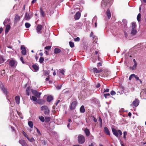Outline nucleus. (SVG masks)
<instances>
[{
	"mask_svg": "<svg viewBox=\"0 0 146 146\" xmlns=\"http://www.w3.org/2000/svg\"><path fill=\"white\" fill-rule=\"evenodd\" d=\"M110 5V4H109L108 0H103L102 1L101 6L103 9L108 8Z\"/></svg>",
	"mask_w": 146,
	"mask_h": 146,
	"instance_id": "1",
	"label": "nucleus"
},
{
	"mask_svg": "<svg viewBox=\"0 0 146 146\" xmlns=\"http://www.w3.org/2000/svg\"><path fill=\"white\" fill-rule=\"evenodd\" d=\"M78 141L80 144H82L85 141V138L82 135L80 134L78 135L77 137Z\"/></svg>",
	"mask_w": 146,
	"mask_h": 146,
	"instance_id": "2",
	"label": "nucleus"
},
{
	"mask_svg": "<svg viewBox=\"0 0 146 146\" xmlns=\"http://www.w3.org/2000/svg\"><path fill=\"white\" fill-rule=\"evenodd\" d=\"M112 130L113 134L116 137H119V134L120 136L121 135L122 133L120 130H117L114 128H112Z\"/></svg>",
	"mask_w": 146,
	"mask_h": 146,
	"instance_id": "3",
	"label": "nucleus"
},
{
	"mask_svg": "<svg viewBox=\"0 0 146 146\" xmlns=\"http://www.w3.org/2000/svg\"><path fill=\"white\" fill-rule=\"evenodd\" d=\"M41 110L42 111H44V113L45 115L48 114L50 112V110L47 106H42L41 107Z\"/></svg>",
	"mask_w": 146,
	"mask_h": 146,
	"instance_id": "4",
	"label": "nucleus"
},
{
	"mask_svg": "<svg viewBox=\"0 0 146 146\" xmlns=\"http://www.w3.org/2000/svg\"><path fill=\"white\" fill-rule=\"evenodd\" d=\"M77 104L76 101H72L70 104V108L71 110H73L75 109L76 106Z\"/></svg>",
	"mask_w": 146,
	"mask_h": 146,
	"instance_id": "5",
	"label": "nucleus"
},
{
	"mask_svg": "<svg viewBox=\"0 0 146 146\" xmlns=\"http://www.w3.org/2000/svg\"><path fill=\"white\" fill-rule=\"evenodd\" d=\"M32 93L34 95L36 96L38 98H40V95L41 94V93H39L36 91L31 89V90Z\"/></svg>",
	"mask_w": 146,
	"mask_h": 146,
	"instance_id": "6",
	"label": "nucleus"
},
{
	"mask_svg": "<svg viewBox=\"0 0 146 146\" xmlns=\"http://www.w3.org/2000/svg\"><path fill=\"white\" fill-rule=\"evenodd\" d=\"M42 29V25H37L36 28L37 32L38 34H41L42 33L41 30Z\"/></svg>",
	"mask_w": 146,
	"mask_h": 146,
	"instance_id": "7",
	"label": "nucleus"
},
{
	"mask_svg": "<svg viewBox=\"0 0 146 146\" xmlns=\"http://www.w3.org/2000/svg\"><path fill=\"white\" fill-rule=\"evenodd\" d=\"M139 102L138 100L137 99H135V100L133 101V103L131 105L132 106L133 104L135 107H137L139 104Z\"/></svg>",
	"mask_w": 146,
	"mask_h": 146,
	"instance_id": "8",
	"label": "nucleus"
},
{
	"mask_svg": "<svg viewBox=\"0 0 146 146\" xmlns=\"http://www.w3.org/2000/svg\"><path fill=\"white\" fill-rule=\"evenodd\" d=\"M19 143L22 146H28L27 144L24 140H20L19 141Z\"/></svg>",
	"mask_w": 146,
	"mask_h": 146,
	"instance_id": "9",
	"label": "nucleus"
},
{
	"mask_svg": "<svg viewBox=\"0 0 146 146\" xmlns=\"http://www.w3.org/2000/svg\"><path fill=\"white\" fill-rule=\"evenodd\" d=\"M31 14L27 13H25V19L26 20H29L31 18Z\"/></svg>",
	"mask_w": 146,
	"mask_h": 146,
	"instance_id": "10",
	"label": "nucleus"
},
{
	"mask_svg": "<svg viewBox=\"0 0 146 146\" xmlns=\"http://www.w3.org/2000/svg\"><path fill=\"white\" fill-rule=\"evenodd\" d=\"M80 12H77L74 16V18L76 20L78 19L80 17Z\"/></svg>",
	"mask_w": 146,
	"mask_h": 146,
	"instance_id": "11",
	"label": "nucleus"
},
{
	"mask_svg": "<svg viewBox=\"0 0 146 146\" xmlns=\"http://www.w3.org/2000/svg\"><path fill=\"white\" fill-rule=\"evenodd\" d=\"M0 87L4 93L6 94H7V91L6 89L4 88L3 85V84H1Z\"/></svg>",
	"mask_w": 146,
	"mask_h": 146,
	"instance_id": "12",
	"label": "nucleus"
},
{
	"mask_svg": "<svg viewBox=\"0 0 146 146\" xmlns=\"http://www.w3.org/2000/svg\"><path fill=\"white\" fill-rule=\"evenodd\" d=\"M10 23V19L8 18H6L4 21L3 24L4 25L6 26V24L9 25Z\"/></svg>",
	"mask_w": 146,
	"mask_h": 146,
	"instance_id": "13",
	"label": "nucleus"
},
{
	"mask_svg": "<svg viewBox=\"0 0 146 146\" xmlns=\"http://www.w3.org/2000/svg\"><path fill=\"white\" fill-rule=\"evenodd\" d=\"M84 131L87 136H89L90 135V132L89 130L87 128L84 129Z\"/></svg>",
	"mask_w": 146,
	"mask_h": 146,
	"instance_id": "14",
	"label": "nucleus"
},
{
	"mask_svg": "<svg viewBox=\"0 0 146 146\" xmlns=\"http://www.w3.org/2000/svg\"><path fill=\"white\" fill-rule=\"evenodd\" d=\"M10 29V26L9 25H6V28L5 31V34L7 33L9 31Z\"/></svg>",
	"mask_w": 146,
	"mask_h": 146,
	"instance_id": "15",
	"label": "nucleus"
},
{
	"mask_svg": "<svg viewBox=\"0 0 146 146\" xmlns=\"http://www.w3.org/2000/svg\"><path fill=\"white\" fill-rule=\"evenodd\" d=\"M9 64L11 67L15 65L16 66L17 65V64H15V61L13 60H10L9 62Z\"/></svg>",
	"mask_w": 146,
	"mask_h": 146,
	"instance_id": "16",
	"label": "nucleus"
},
{
	"mask_svg": "<svg viewBox=\"0 0 146 146\" xmlns=\"http://www.w3.org/2000/svg\"><path fill=\"white\" fill-rule=\"evenodd\" d=\"M104 130L106 133L108 135H110V131L108 128L107 127H105L104 128Z\"/></svg>",
	"mask_w": 146,
	"mask_h": 146,
	"instance_id": "17",
	"label": "nucleus"
},
{
	"mask_svg": "<svg viewBox=\"0 0 146 146\" xmlns=\"http://www.w3.org/2000/svg\"><path fill=\"white\" fill-rule=\"evenodd\" d=\"M15 100L16 103L19 104L20 103V97L19 96H17L15 97Z\"/></svg>",
	"mask_w": 146,
	"mask_h": 146,
	"instance_id": "18",
	"label": "nucleus"
},
{
	"mask_svg": "<svg viewBox=\"0 0 146 146\" xmlns=\"http://www.w3.org/2000/svg\"><path fill=\"white\" fill-rule=\"evenodd\" d=\"M93 71L94 72L96 73H99L101 72L102 71L101 70H98L97 69L95 68H94L93 69Z\"/></svg>",
	"mask_w": 146,
	"mask_h": 146,
	"instance_id": "19",
	"label": "nucleus"
},
{
	"mask_svg": "<svg viewBox=\"0 0 146 146\" xmlns=\"http://www.w3.org/2000/svg\"><path fill=\"white\" fill-rule=\"evenodd\" d=\"M122 22L123 23L124 28H126L127 27V21L126 20L124 19L123 20Z\"/></svg>",
	"mask_w": 146,
	"mask_h": 146,
	"instance_id": "20",
	"label": "nucleus"
},
{
	"mask_svg": "<svg viewBox=\"0 0 146 146\" xmlns=\"http://www.w3.org/2000/svg\"><path fill=\"white\" fill-rule=\"evenodd\" d=\"M20 18L19 16L18 15H16L15 18V22H17L19 21L20 20Z\"/></svg>",
	"mask_w": 146,
	"mask_h": 146,
	"instance_id": "21",
	"label": "nucleus"
},
{
	"mask_svg": "<svg viewBox=\"0 0 146 146\" xmlns=\"http://www.w3.org/2000/svg\"><path fill=\"white\" fill-rule=\"evenodd\" d=\"M106 14L107 15V16L108 17V19H110V17H111V14L110 13V11L109 9H108L107 10V11L106 13Z\"/></svg>",
	"mask_w": 146,
	"mask_h": 146,
	"instance_id": "22",
	"label": "nucleus"
},
{
	"mask_svg": "<svg viewBox=\"0 0 146 146\" xmlns=\"http://www.w3.org/2000/svg\"><path fill=\"white\" fill-rule=\"evenodd\" d=\"M47 101L48 102H50L53 99V97L51 96H48L47 98Z\"/></svg>",
	"mask_w": 146,
	"mask_h": 146,
	"instance_id": "23",
	"label": "nucleus"
},
{
	"mask_svg": "<svg viewBox=\"0 0 146 146\" xmlns=\"http://www.w3.org/2000/svg\"><path fill=\"white\" fill-rule=\"evenodd\" d=\"M61 50L60 49L58 48H56L54 50V53L55 54H58L60 52Z\"/></svg>",
	"mask_w": 146,
	"mask_h": 146,
	"instance_id": "24",
	"label": "nucleus"
},
{
	"mask_svg": "<svg viewBox=\"0 0 146 146\" xmlns=\"http://www.w3.org/2000/svg\"><path fill=\"white\" fill-rule=\"evenodd\" d=\"M85 111L84 107V106H82L80 108V112L81 113H84Z\"/></svg>",
	"mask_w": 146,
	"mask_h": 146,
	"instance_id": "25",
	"label": "nucleus"
},
{
	"mask_svg": "<svg viewBox=\"0 0 146 146\" xmlns=\"http://www.w3.org/2000/svg\"><path fill=\"white\" fill-rule=\"evenodd\" d=\"M137 31L135 29H132L131 31V34L133 35H135L137 33Z\"/></svg>",
	"mask_w": 146,
	"mask_h": 146,
	"instance_id": "26",
	"label": "nucleus"
},
{
	"mask_svg": "<svg viewBox=\"0 0 146 146\" xmlns=\"http://www.w3.org/2000/svg\"><path fill=\"white\" fill-rule=\"evenodd\" d=\"M97 20V18L96 17H94L93 19H92V22H95V27H96L97 25V23H96V21Z\"/></svg>",
	"mask_w": 146,
	"mask_h": 146,
	"instance_id": "27",
	"label": "nucleus"
},
{
	"mask_svg": "<svg viewBox=\"0 0 146 146\" xmlns=\"http://www.w3.org/2000/svg\"><path fill=\"white\" fill-rule=\"evenodd\" d=\"M28 124L29 126L31 128H32L33 127V123L32 121H29L28 122Z\"/></svg>",
	"mask_w": 146,
	"mask_h": 146,
	"instance_id": "28",
	"label": "nucleus"
},
{
	"mask_svg": "<svg viewBox=\"0 0 146 146\" xmlns=\"http://www.w3.org/2000/svg\"><path fill=\"white\" fill-rule=\"evenodd\" d=\"M33 68L35 70L37 71L38 70V66L36 65H33L32 66Z\"/></svg>",
	"mask_w": 146,
	"mask_h": 146,
	"instance_id": "29",
	"label": "nucleus"
},
{
	"mask_svg": "<svg viewBox=\"0 0 146 146\" xmlns=\"http://www.w3.org/2000/svg\"><path fill=\"white\" fill-rule=\"evenodd\" d=\"M27 139L30 142H33L35 141V139L33 137L30 138L29 137H27Z\"/></svg>",
	"mask_w": 146,
	"mask_h": 146,
	"instance_id": "30",
	"label": "nucleus"
},
{
	"mask_svg": "<svg viewBox=\"0 0 146 146\" xmlns=\"http://www.w3.org/2000/svg\"><path fill=\"white\" fill-rule=\"evenodd\" d=\"M31 100H32L33 101H36L37 100V98L34 96H32L31 97H30Z\"/></svg>",
	"mask_w": 146,
	"mask_h": 146,
	"instance_id": "31",
	"label": "nucleus"
},
{
	"mask_svg": "<svg viewBox=\"0 0 146 146\" xmlns=\"http://www.w3.org/2000/svg\"><path fill=\"white\" fill-rule=\"evenodd\" d=\"M132 29H135L136 27V25L135 22H133L132 23Z\"/></svg>",
	"mask_w": 146,
	"mask_h": 146,
	"instance_id": "32",
	"label": "nucleus"
},
{
	"mask_svg": "<svg viewBox=\"0 0 146 146\" xmlns=\"http://www.w3.org/2000/svg\"><path fill=\"white\" fill-rule=\"evenodd\" d=\"M141 17V14L139 13L137 17V19L139 22L140 21Z\"/></svg>",
	"mask_w": 146,
	"mask_h": 146,
	"instance_id": "33",
	"label": "nucleus"
},
{
	"mask_svg": "<svg viewBox=\"0 0 146 146\" xmlns=\"http://www.w3.org/2000/svg\"><path fill=\"white\" fill-rule=\"evenodd\" d=\"M25 25L26 28H28L30 27L31 25L28 23H25Z\"/></svg>",
	"mask_w": 146,
	"mask_h": 146,
	"instance_id": "34",
	"label": "nucleus"
},
{
	"mask_svg": "<svg viewBox=\"0 0 146 146\" xmlns=\"http://www.w3.org/2000/svg\"><path fill=\"white\" fill-rule=\"evenodd\" d=\"M30 88L29 87H28L26 90V94L28 96L29 95V92L30 91Z\"/></svg>",
	"mask_w": 146,
	"mask_h": 146,
	"instance_id": "35",
	"label": "nucleus"
},
{
	"mask_svg": "<svg viewBox=\"0 0 146 146\" xmlns=\"http://www.w3.org/2000/svg\"><path fill=\"white\" fill-rule=\"evenodd\" d=\"M39 119L42 122H44L45 121L44 118L43 116L39 117Z\"/></svg>",
	"mask_w": 146,
	"mask_h": 146,
	"instance_id": "36",
	"label": "nucleus"
},
{
	"mask_svg": "<svg viewBox=\"0 0 146 146\" xmlns=\"http://www.w3.org/2000/svg\"><path fill=\"white\" fill-rule=\"evenodd\" d=\"M44 60V58L43 57H40L39 60V62L40 63H42Z\"/></svg>",
	"mask_w": 146,
	"mask_h": 146,
	"instance_id": "37",
	"label": "nucleus"
},
{
	"mask_svg": "<svg viewBox=\"0 0 146 146\" xmlns=\"http://www.w3.org/2000/svg\"><path fill=\"white\" fill-rule=\"evenodd\" d=\"M40 13L41 15L43 17H44V13L42 9H40Z\"/></svg>",
	"mask_w": 146,
	"mask_h": 146,
	"instance_id": "38",
	"label": "nucleus"
},
{
	"mask_svg": "<svg viewBox=\"0 0 146 146\" xmlns=\"http://www.w3.org/2000/svg\"><path fill=\"white\" fill-rule=\"evenodd\" d=\"M17 112L18 115H19L21 119H23V118L22 115V114L21 113L18 111H17Z\"/></svg>",
	"mask_w": 146,
	"mask_h": 146,
	"instance_id": "39",
	"label": "nucleus"
},
{
	"mask_svg": "<svg viewBox=\"0 0 146 146\" xmlns=\"http://www.w3.org/2000/svg\"><path fill=\"white\" fill-rule=\"evenodd\" d=\"M70 46L71 48H73L74 46V43L72 42H69Z\"/></svg>",
	"mask_w": 146,
	"mask_h": 146,
	"instance_id": "40",
	"label": "nucleus"
},
{
	"mask_svg": "<svg viewBox=\"0 0 146 146\" xmlns=\"http://www.w3.org/2000/svg\"><path fill=\"white\" fill-rule=\"evenodd\" d=\"M134 76H135V74H131V75L129 77V80H131L132 78H133V77H134Z\"/></svg>",
	"mask_w": 146,
	"mask_h": 146,
	"instance_id": "41",
	"label": "nucleus"
},
{
	"mask_svg": "<svg viewBox=\"0 0 146 146\" xmlns=\"http://www.w3.org/2000/svg\"><path fill=\"white\" fill-rule=\"evenodd\" d=\"M26 50H22L21 53L23 55H25L26 54Z\"/></svg>",
	"mask_w": 146,
	"mask_h": 146,
	"instance_id": "42",
	"label": "nucleus"
},
{
	"mask_svg": "<svg viewBox=\"0 0 146 146\" xmlns=\"http://www.w3.org/2000/svg\"><path fill=\"white\" fill-rule=\"evenodd\" d=\"M62 86V85H57L56 86V87L58 89H60L61 88V87Z\"/></svg>",
	"mask_w": 146,
	"mask_h": 146,
	"instance_id": "43",
	"label": "nucleus"
},
{
	"mask_svg": "<svg viewBox=\"0 0 146 146\" xmlns=\"http://www.w3.org/2000/svg\"><path fill=\"white\" fill-rule=\"evenodd\" d=\"M51 46H46L45 47L44 49L47 50H49L50 49Z\"/></svg>",
	"mask_w": 146,
	"mask_h": 146,
	"instance_id": "44",
	"label": "nucleus"
},
{
	"mask_svg": "<svg viewBox=\"0 0 146 146\" xmlns=\"http://www.w3.org/2000/svg\"><path fill=\"white\" fill-rule=\"evenodd\" d=\"M110 94L112 95H115L116 94V93L115 92V91L113 90L111 92Z\"/></svg>",
	"mask_w": 146,
	"mask_h": 146,
	"instance_id": "45",
	"label": "nucleus"
},
{
	"mask_svg": "<svg viewBox=\"0 0 146 146\" xmlns=\"http://www.w3.org/2000/svg\"><path fill=\"white\" fill-rule=\"evenodd\" d=\"M134 78H135L136 80L137 81L139 80V78L137 76H136L135 75V76H134Z\"/></svg>",
	"mask_w": 146,
	"mask_h": 146,
	"instance_id": "46",
	"label": "nucleus"
},
{
	"mask_svg": "<svg viewBox=\"0 0 146 146\" xmlns=\"http://www.w3.org/2000/svg\"><path fill=\"white\" fill-rule=\"evenodd\" d=\"M80 40V38L79 37H77L74 39V41H79Z\"/></svg>",
	"mask_w": 146,
	"mask_h": 146,
	"instance_id": "47",
	"label": "nucleus"
},
{
	"mask_svg": "<svg viewBox=\"0 0 146 146\" xmlns=\"http://www.w3.org/2000/svg\"><path fill=\"white\" fill-rule=\"evenodd\" d=\"M64 72L65 71L63 70H60V72L63 75L64 74Z\"/></svg>",
	"mask_w": 146,
	"mask_h": 146,
	"instance_id": "48",
	"label": "nucleus"
},
{
	"mask_svg": "<svg viewBox=\"0 0 146 146\" xmlns=\"http://www.w3.org/2000/svg\"><path fill=\"white\" fill-rule=\"evenodd\" d=\"M110 94L109 93L106 94H104V96L106 98H107V97L108 96H110Z\"/></svg>",
	"mask_w": 146,
	"mask_h": 146,
	"instance_id": "49",
	"label": "nucleus"
},
{
	"mask_svg": "<svg viewBox=\"0 0 146 146\" xmlns=\"http://www.w3.org/2000/svg\"><path fill=\"white\" fill-rule=\"evenodd\" d=\"M21 49L22 50H26V48L24 45H22L21 46Z\"/></svg>",
	"mask_w": 146,
	"mask_h": 146,
	"instance_id": "50",
	"label": "nucleus"
},
{
	"mask_svg": "<svg viewBox=\"0 0 146 146\" xmlns=\"http://www.w3.org/2000/svg\"><path fill=\"white\" fill-rule=\"evenodd\" d=\"M137 66V64L136 62H135L134 65L133 67V69H134Z\"/></svg>",
	"mask_w": 146,
	"mask_h": 146,
	"instance_id": "51",
	"label": "nucleus"
},
{
	"mask_svg": "<svg viewBox=\"0 0 146 146\" xmlns=\"http://www.w3.org/2000/svg\"><path fill=\"white\" fill-rule=\"evenodd\" d=\"M99 120L100 122L101 125H102V119L100 117H99Z\"/></svg>",
	"mask_w": 146,
	"mask_h": 146,
	"instance_id": "52",
	"label": "nucleus"
},
{
	"mask_svg": "<svg viewBox=\"0 0 146 146\" xmlns=\"http://www.w3.org/2000/svg\"><path fill=\"white\" fill-rule=\"evenodd\" d=\"M127 133L126 131H124L123 132V134L124 135V136L123 137H124V138H125V139L126 138L125 136L127 135Z\"/></svg>",
	"mask_w": 146,
	"mask_h": 146,
	"instance_id": "53",
	"label": "nucleus"
},
{
	"mask_svg": "<svg viewBox=\"0 0 146 146\" xmlns=\"http://www.w3.org/2000/svg\"><path fill=\"white\" fill-rule=\"evenodd\" d=\"M36 129H37V133H38V135H41V134L40 133V131L38 129H37V128H36Z\"/></svg>",
	"mask_w": 146,
	"mask_h": 146,
	"instance_id": "54",
	"label": "nucleus"
},
{
	"mask_svg": "<svg viewBox=\"0 0 146 146\" xmlns=\"http://www.w3.org/2000/svg\"><path fill=\"white\" fill-rule=\"evenodd\" d=\"M20 60L22 61V62L23 64L25 63V62L23 61V57H21Z\"/></svg>",
	"mask_w": 146,
	"mask_h": 146,
	"instance_id": "55",
	"label": "nucleus"
},
{
	"mask_svg": "<svg viewBox=\"0 0 146 146\" xmlns=\"http://www.w3.org/2000/svg\"><path fill=\"white\" fill-rule=\"evenodd\" d=\"M23 133L24 135L27 138V137H29L26 134V133L24 131H23Z\"/></svg>",
	"mask_w": 146,
	"mask_h": 146,
	"instance_id": "56",
	"label": "nucleus"
},
{
	"mask_svg": "<svg viewBox=\"0 0 146 146\" xmlns=\"http://www.w3.org/2000/svg\"><path fill=\"white\" fill-rule=\"evenodd\" d=\"M95 145V143L94 142H93L89 145V146H94Z\"/></svg>",
	"mask_w": 146,
	"mask_h": 146,
	"instance_id": "57",
	"label": "nucleus"
},
{
	"mask_svg": "<svg viewBox=\"0 0 146 146\" xmlns=\"http://www.w3.org/2000/svg\"><path fill=\"white\" fill-rule=\"evenodd\" d=\"M100 86V84L99 83H98L97 84V85H96V87L97 88H98Z\"/></svg>",
	"mask_w": 146,
	"mask_h": 146,
	"instance_id": "58",
	"label": "nucleus"
},
{
	"mask_svg": "<svg viewBox=\"0 0 146 146\" xmlns=\"http://www.w3.org/2000/svg\"><path fill=\"white\" fill-rule=\"evenodd\" d=\"M102 64L101 62H99L97 66H102Z\"/></svg>",
	"mask_w": 146,
	"mask_h": 146,
	"instance_id": "59",
	"label": "nucleus"
},
{
	"mask_svg": "<svg viewBox=\"0 0 146 146\" xmlns=\"http://www.w3.org/2000/svg\"><path fill=\"white\" fill-rule=\"evenodd\" d=\"M94 119H93V120H94V121L95 122H97V119H96V118H95V117H94Z\"/></svg>",
	"mask_w": 146,
	"mask_h": 146,
	"instance_id": "60",
	"label": "nucleus"
},
{
	"mask_svg": "<svg viewBox=\"0 0 146 146\" xmlns=\"http://www.w3.org/2000/svg\"><path fill=\"white\" fill-rule=\"evenodd\" d=\"M104 90L105 89H104ZM109 89H107L106 90H105L104 92H109Z\"/></svg>",
	"mask_w": 146,
	"mask_h": 146,
	"instance_id": "61",
	"label": "nucleus"
},
{
	"mask_svg": "<svg viewBox=\"0 0 146 146\" xmlns=\"http://www.w3.org/2000/svg\"><path fill=\"white\" fill-rule=\"evenodd\" d=\"M3 30V29L2 27L0 28V34L1 33Z\"/></svg>",
	"mask_w": 146,
	"mask_h": 146,
	"instance_id": "62",
	"label": "nucleus"
},
{
	"mask_svg": "<svg viewBox=\"0 0 146 146\" xmlns=\"http://www.w3.org/2000/svg\"><path fill=\"white\" fill-rule=\"evenodd\" d=\"M1 75L2 74H4L5 73V72L4 70H2L1 72Z\"/></svg>",
	"mask_w": 146,
	"mask_h": 146,
	"instance_id": "63",
	"label": "nucleus"
},
{
	"mask_svg": "<svg viewBox=\"0 0 146 146\" xmlns=\"http://www.w3.org/2000/svg\"><path fill=\"white\" fill-rule=\"evenodd\" d=\"M36 0H33L32 1V3H35L36 1Z\"/></svg>",
	"mask_w": 146,
	"mask_h": 146,
	"instance_id": "64",
	"label": "nucleus"
}]
</instances>
